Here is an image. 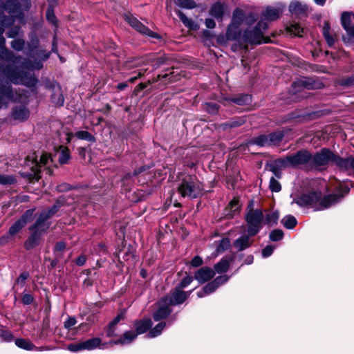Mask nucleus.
Segmentation results:
<instances>
[{
  "label": "nucleus",
  "mask_w": 354,
  "mask_h": 354,
  "mask_svg": "<svg viewBox=\"0 0 354 354\" xmlns=\"http://www.w3.org/2000/svg\"><path fill=\"white\" fill-rule=\"evenodd\" d=\"M335 153L328 149L324 148L314 156L310 155V169L323 170L333 162Z\"/></svg>",
  "instance_id": "7"
},
{
  "label": "nucleus",
  "mask_w": 354,
  "mask_h": 354,
  "mask_svg": "<svg viewBox=\"0 0 354 354\" xmlns=\"http://www.w3.org/2000/svg\"><path fill=\"white\" fill-rule=\"evenodd\" d=\"M253 202L250 201L246 209L245 220L248 226V232L250 235L257 234L263 226L264 215L259 209H253Z\"/></svg>",
  "instance_id": "4"
},
{
  "label": "nucleus",
  "mask_w": 354,
  "mask_h": 354,
  "mask_svg": "<svg viewBox=\"0 0 354 354\" xmlns=\"http://www.w3.org/2000/svg\"><path fill=\"white\" fill-rule=\"evenodd\" d=\"M138 336V334L133 331V330H129L126 331L122 337H120L116 341H111L110 345H115V344H127L131 343L133 339L136 338Z\"/></svg>",
  "instance_id": "23"
},
{
  "label": "nucleus",
  "mask_w": 354,
  "mask_h": 354,
  "mask_svg": "<svg viewBox=\"0 0 354 354\" xmlns=\"http://www.w3.org/2000/svg\"><path fill=\"white\" fill-rule=\"evenodd\" d=\"M279 217L278 212H272L264 216V222L269 225H273L277 223Z\"/></svg>",
  "instance_id": "41"
},
{
  "label": "nucleus",
  "mask_w": 354,
  "mask_h": 354,
  "mask_svg": "<svg viewBox=\"0 0 354 354\" xmlns=\"http://www.w3.org/2000/svg\"><path fill=\"white\" fill-rule=\"evenodd\" d=\"M281 223L286 228L292 229L297 225V221L293 216L288 215L282 218Z\"/></svg>",
  "instance_id": "40"
},
{
  "label": "nucleus",
  "mask_w": 354,
  "mask_h": 354,
  "mask_svg": "<svg viewBox=\"0 0 354 354\" xmlns=\"http://www.w3.org/2000/svg\"><path fill=\"white\" fill-rule=\"evenodd\" d=\"M243 19V11L239 9H236L233 12L232 21L230 24H234V26H237L239 28L240 24Z\"/></svg>",
  "instance_id": "44"
},
{
  "label": "nucleus",
  "mask_w": 354,
  "mask_h": 354,
  "mask_svg": "<svg viewBox=\"0 0 354 354\" xmlns=\"http://www.w3.org/2000/svg\"><path fill=\"white\" fill-rule=\"evenodd\" d=\"M29 112H11L9 119L12 121H24L29 117Z\"/></svg>",
  "instance_id": "42"
},
{
  "label": "nucleus",
  "mask_w": 354,
  "mask_h": 354,
  "mask_svg": "<svg viewBox=\"0 0 354 354\" xmlns=\"http://www.w3.org/2000/svg\"><path fill=\"white\" fill-rule=\"evenodd\" d=\"M234 258L229 256L223 257L219 261L214 264L213 270L215 273L223 274L227 272Z\"/></svg>",
  "instance_id": "20"
},
{
  "label": "nucleus",
  "mask_w": 354,
  "mask_h": 354,
  "mask_svg": "<svg viewBox=\"0 0 354 354\" xmlns=\"http://www.w3.org/2000/svg\"><path fill=\"white\" fill-rule=\"evenodd\" d=\"M239 35V32L237 26L230 24L226 32V39L231 41L235 40L237 39Z\"/></svg>",
  "instance_id": "35"
},
{
  "label": "nucleus",
  "mask_w": 354,
  "mask_h": 354,
  "mask_svg": "<svg viewBox=\"0 0 354 354\" xmlns=\"http://www.w3.org/2000/svg\"><path fill=\"white\" fill-rule=\"evenodd\" d=\"M279 160L275 162V165H271L270 166V170L278 178H281V171L279 167H281L278 163Z\"/></svg>",
  "instance_id": "60"
},
{
  "label": "nucleus",
  "mask_w": 354,
  "mask_h": 354,
  "mask_svg": "<svg viewBox=\"0 0 354 354\" xmlns=\"http://www.w3.org/2000/svg\"><path fill=\"white\" fill-rule=\"evenodd\" d=\"M165 322H160L158 323L154 328H152L149 333V337H156L160 335L162 330L165 327Z\"/></svg>",
  "instance_id": "43"
},
{
  "label": "nucleus",
  "mask_w": 354,
  "mask_h": 354,
  "mask_svg": "<svg viewBox=\"0 0 354 354\" xmlns=\"http://www.w3.org/2000/svg\"><path fill=\"white\" fill-rule=\"evenodd\" d=\"M341 23L344 29L346 31L349 38L346 40L344 38L345 43H351L354 38V14L344 12L341 17Z\"/></svg>",
  "instance_id": "10"
},
{
  "label": "nucleus",
  "mask_w": 354,
  "mask_h": 354,
  "mask_svg": "<svg viewBox=\"0 0 354 354\" xmlns=\"http://www.w3.org/2000/svg\"><path fill=\"white\" fill-rule=\"evenodd\" d=\"M142 61L140 59H134L127 62V68H139V69L138 70V75L129 78V82L133 83L136 79L140 77L146 73L147 68L142 67Z\"/></svg>",
  "instance_id": "22"
},
{
  "label": "nucleus",
  "mask_w": 354,
  "mask_h": 354,
  "mask_svg": "<svg viewBox=\"0 0 354 354\" xmlns=\"http://www.w3.org/2000/svg\"><path fill=\"white\" fill-rule=\"evenodd\" d=\"M310 153L306 150H299L297 153L279 159L278 163L281 167H298L304 165L310 169Z\"/></svg>",
  "instance_id": "6"
},
{
  "label": "nucleus",
  "mask_w": 354,
  "mask_h": 354,
  "mask_svg": "<svg viewBox=\"0 0 354 354\" xmlns=\"http://www.w3.org/2000/svg\"><path fill=\"white\" fill-rule=\"evenodd\" d=\"M282 12V9L268 7L263 13V21H274L279 18L280 14Z\"/></svg>",
  "instance_id": "27"
},
{
  "label": "nucleus",
  "mask_w": 354,
  "mask_h": 354,
  "mask_svg": "<svg viewBox=\"0 0 354 354\" xmlns=\"http://www.w3.org/2000/svg\"><path fill=\"white\" fill-rule=\"evenodd\" d=\"M0 337L3 341L7 342H10L14 339V335L9 330H2Z\"/></svg>",
  "instance_id": "54"
},
{
  "label": "nucleus",
  "mask_w": 354,
  "mask_h": 354,
  "mask_svg": "<svg viewBox=\"0 0 354 354\" xmlns=\"http://www.w3.org/2000/svg\"><path fill=\"white\" fill-rule=\"evenodd\" d=\"M308 10V6L301 2L294 1L290 3L289 11L295 15H300L306 13Z\"/></svg>",
  "instance_id": "25"
},
{
  "label": "nucleus",
  "mask_w": 354,
  "mask_h": 354,
  "mask_svg": "<svg viewBox=\"0 0 354 354\" xmlns=\"http://www.w3.org/2000/svg\"><path fill=\"white\" fill-rule=\"evenodd\" d=\"M230 245V241L228 238H225L221 240L218 245L217 246L216 250L218 252H223L227 250Z\"/></svg>",
  "instance_id": "50"
},
{
  "label": "nucleus",
  "mask_w": 354,
  "mask_h": 354,
  "mask_svg": "<svg viewBox=\"0 0 354 354\" xmlns=\"http://www.w3.org/2000/svg\"><path fill=\"white\" fill-rule=\"evenodd\" d=\"M76 319L75 317H69L64 322V327L67 329H70L71 327L75 325Z\"/></svg>",
  "instance_id": "64"
},
{
  "label": "nucleus",
  "mask_w": 354,
  "mask_h": 354,
  "mask_svg": "<svg viewBox=\"0 0 354 354\" xmlns=\"http://www.w3.org/2000/svg\"><path fill=\"white\" fill-rule=\"evenodd\" d=\"M322 33L328 46H333L335 43V39L330 32V24L328 21H325L324 24Z\"/></svg>",
  "instance_id": "29"
},
{
  "label": "nucleus",
  "mask_w": 354,
  "mask_h": 354,
  "mask_svg": "<svg viewBox=\"0 0 354 354\" xmlns=\"http://www.w3.org/2000/svg\"><path fill=\"white\" fill-rule=\"evenodd\" d=\"M269 237L272 241H278L283 239V232L279 229L274 230L270 233Z\"/></svg>",
  "instance_id": "47"
},
{
  "label": "nucleus",
  "mask_w": 354,
  "mask_h": 354,
  "mask_svg": "<svg viewBox=\"0 0 354 354\" xmlns=\"http://www.w3.org/2000/svg\"><path fill=\"white\" fill-rule=\"evenodd\" d=\"M268 28L267 23L261 20L252 30H245L243 33V40L250 44H261L267 42L263 38V31Z\"/></svg>",
  "instance_id": "8"
},
{
  "label": "nucleus",
  "mask_w": 354,
  "mask_h": 354,
  "mask_svg": "<svg viewBox=\"0 0 354 354\" xmlns=\"http://www.w3.org/2000/svg\"><path fill=\"white\" fill-rule=\"evenodd\" d=\"M31 234L28 236L24 243V248L26 250H30L39 245L42 234L35 231H30Z\"/></svg>",
  "instance_id": "26"
},
{
  "label": "nucleus",
  "mask_w": 354,
  "mask_h": 354,
  "mask_svg": "<svg viewBox=\"0 0 354 354\" xmlns=\"http://www.w3.org/2000/svg\"><path fill=\"white\" fill-rule=\"evenodd\" d=\"M67 348H68V350H69L70 351H72V352H77L80 351L84 350L83 348L82 342L77 343V344H70L68 345Z\"/></svg>",
  "instance_id": "58"
},
{
  "label": "nucleus",
  "mask_w": 354,
  "mask_h": 354,
  "mask_svg": "<svg viewBox=\"0 0 354 354\" xmlns=\"http://www.w3.org/2000/svg\"><path fill=\"white\" fill-rule=\"evenodd\" d=\"M229 101L238 105H245L251 102V97L249 95L245 94L236 97L231 98Z\"/></svg>",
  "instance_id": "38"
},
{
  "label": "nucleus",
  "mask_w": 354,
  "mask_h": 354,
  "mask_svg": "<svg viewBox=\"0 0 354 354\" xmlns=\"http://www.w3.org/2000/svg\"><path fill=\"white\" fill-rule=\"evenodd\" d=\"M24 45H25V42L21 39H14L11 42L12 48L14 50H17V51L21 50L24 48Z\"/></svg>",
  "instance_id": "53"
},
{
  "label": "nucleus",
  "mask_w": 354,
  "mask_h": 354,
  "mask_svg": "<svg viewBox=\"0 0 354 354\" xmlns=\"http://www.w3.org/2000/svg\"><path fill=\"white\" fill-rule=\"evenodd\" d=\"M170 306L168 303L163 301V298H162L158 303V308L153 315V319L158 322L169 315L171 313Z\"/></svg>",
  "instance_id": "18"
},
{
  "label": "nucleus",
  "mask_w": 354,
  "mask_h": 354,
  "mask_svg": "<svg viewBox=\"0 0 354 354\" xmlns=\"http://www.w3.org/2000/svg\"><path fill=\"white\" fill-rule=\"evenodd\" d=\"M315 113V112H308V113H306L305 114H304L302 115H294L292 116V118L294 119H297L299 122H305V121H308V120H313L314 118Z\"/></svg>",
  "instance_id": "49"
},
{
  "label": "nucleus",
  "mask_w": 354,
  "mask_h": 354,
  "mask_svg": "<svg viewBox=\"0 0 354 354\" xmlns=\"http://www.w3.org/2000/svg\"><path fill=\"white\" fill-rule=\"evenodd\" d=\"M20 33V28L18 26H15L10 28L7 32L8 37L14 38Z\"/></svg>",
  "instance_id": "62"
},
{
  "label": "nucleus",
  "mask_w": 354,
  "mask_h": 354,
  "mask_svg": "<svg viewBox=\"0 0 354 354\" xmlns=\"http://www.w3.org/2000/svg\"><path fill=\"white\" fill-rule=\"evenodd\" d=\"M230 279V276L220 275L216 277L212 281L206 284L204 288V291L210 295L216 291V290L221 285L225 284Z\"/></svg>",
  "instance_id": "16"
},
{
  "label": "nucleus",
  "mask_w": 354,
  "mask_h": 354,
  "mask_svg": "<svg viewBox=\"0 0 354 354\" xmlns=\"http://www.w3.org/2000/svg\"><path fill=\"white\" fill-rule=\"evenodd\" d=\"M34 209H28L10 227L8 233L10 236H15L25 225L31 219Z\"/></svg>",
  "instance_id": "13"
},
{
  "label": "nucleus",
  "mask_w": 354,
  "mask_h": 354,
  "mask_svg": "<svg viewBox=\"0 0 354 354\" xmlns=\"http://www.w3.org/2000/svg\"><path fill=\"white\" fill-rule=\"evenodd\" d=\"M53 7V6H49V7H48V10L46 11V18H47V19L50 23H52L53 24L55 25V24H56V17L55 16Z\"/></svg>",
  "instance_id": "55"
},
{
  "label": "nucleus",
  "mask_w": 354,
  "mask_h": 354,
  "mask_svg": "<svg viewBox=\"0 0 354 354\" xmlns=\"http://www.w3.org/2000/svg\"><path fill=\"white\" fill-rule=\"evenodd\" d=\"M255 235H250V233L248 232L247 234H243L239 236L233 242V246L238 251H243L247 248H249L253 243V239L252 237Z\"/></svg>",
  "instance_id": "17"
},
{
  "label": "nucleus",
  "mask_w": 354,
  "mask_h": 354,
  "mask_svg": "<svg viewBox=\"0 0 354 354\" xmlns=\"http://www.w3.org/2000/svg\"><path fill=\"white\" fill-rule=\"evenodd\" d=\"M124 19L133 28L140 33L153 38L158 37V35L156 32L150 30L133 16L126 14Z\"/></svg>",
  "instance_id": "11"
},
{
  "label": "nucleus",
  "mask_w": 354,
  "mask_h": 354,
  "mask_svg": "<svg viewBox=\"0 0 354 354\" xmlns=\"http://www.w3.org/2000/svg\"><path fill=\"white\" fill-rule=\"evenodd\" d=\"M202 184L194 177L187 176L178 184V192L183 198H196L203 192Z\"/></svg>",
  "instance_id": "3"
},
{
  "label": "nucleus",
  "mask_w": 354,
  "mask_h": 354,
  "mask_svg": "<svg viewBox=\"0 0 354 354\" xmlns=\"http://www.w3.org/2000/svg\"><path fill=\"white\" fill-rule=\"evenodd\" d=\"M57 206L53 205L49 209L42 210L37 216L33 225L29 227L30 231H35L41 234H45L50 227L48 220L57 212Z\"/></svg>",
  "instance_id": "5"
},
{
  "label": "nucleus",
  "mask_w": 354,
  "mask_h": 354,
  "mask_svg": "<svg viewBox=\"0 0 354 354\" xmlns=\"http://www.w3.org/2000/svg\"><path fill=\"white\" fill-rule=\"evenodd\" d=\"M286 30L290 35H294L298 37H302V33L304 32V29L296 23H292L290 26H287Z\"/></svg>",
  "instance_id": "34"
},
{
  "label": "nucleus",
  "mask_w": 354,
  "mask_h": 354,
  "mask_svg": "<svg viewBox=\"0 0 354 354\" xmlns=\"http://www.w3.org/2000/svg\"><path fill=\"white\" fill-rule=\"evenodd\" d=\"M269 188L272 192H279L281 189V186L278 180L272 177L270 180Z\"/></svg>",
  "instance_id": "52"
},
{
  "label": "nucleus",
  "mask_w": 354,
  "mask_h": 354,
  "mask_svg": "<svg viewBox=\"0 0 354 354\" xmlns=\"http://www.w3.org/2000/svg\"><path fill=\"white\" fill-rule=\"evenodd\" d=\"M192 281H193L192 277L187 275L182 279V281H180V283L178 284V286L177 287L180 289H183V288H186L187 286H189Z\"/></svg>",
  "instance_id": "56"
},
{
  "label": "nucleus",
  "mask_w": 354,
  "mask_h": 354,
  "mask_svg": "<svg viewBox=\"0 0 354 354\" xmlns=\"http://www.w3.org/2000/svg\"><path fill=\"white\" fill-rule=\"evenodd\" d=\"M15 344L21 348L27 350V351H31L32 350L35 346L33 344H32L29 340L23 339V338H18L16 339Z\"/></svg>",
  "instance_id": "36"
},
{
  "label": "nucleus",
  "mask_w": 354,
  "mask_h": 354,
  "mask_svg": "<svg viewBox=\"0 0 354 354\" xmlns=\"http://www.w3.org/2000/svg\"><path fill=\"white\" fill-rule=\"evenodd\" d=\"M253 143L261 147L270 145L268 135H261L254 138Z\"/></svg>",
  "instance_id": "45"
},
{
  "label": "nucleus",
  "mask_w": 354,
  "mask_h": 354,
  "mask_svg": "<svg viewBox=\"0 0 354 354\" xmlns=\"http://www.w3.org/2000/svg\"><path fill=\"white\" fill-rule=\"evenodd\" d=\"M268 136L270 145H271L279 143L282 140L284 134L283 131H275L270 133Z\"/></svg>",
  "instance_id": "37"
},
{
  "label": "nucleus",
  "mask_w": 354,
  "mask_h": 354,
  "mask_svg": "<svg viewBox=\"0 0 354 354\" xmlns=\"http://www.w3.org/2000/svg\"><path fill=\"white\" fill-rule=\"evenodd\" d=\"M244 122H245V120L243 119H240V120H232L229 122L225 123L223 124V126H224V128H227V127L233 128V127H239L241 124H243Z\"/></svg>",
  "instance_id": "59"
},
{
  "label": "nucleus",
  "mask_w": 354,
  "mask_h": 354,
  "mask_svg": "<svg viewBox=\"0 0 354 354\" xmlns=\"http://www.w3.org/2000/svg\"><path fill=\"white\" fill-rule=\"evenodd\" d=\"M215 276V271L208 266H203L198 269L194 273V279L201 284L212 280Z\"/></svg>",
  "instance_id": "14"
},
{
  "label": "nucleus",
  "mask_w": 354,
  "mask_h": 354,
  "mask_svg": "<svg viewBox=\"0 0 354 354\" xmlns=\"http://www.w3.org/2000/svg\"><path fill=\"white\" fill-rule=\"evenodd\" d=\"M1 8H2V10L0 9L1 15L3 12V11H6V12H8L10 15V16L8 17H12L13 19H14V17H17L21 19L24 18V15L22 14V12L21 11H18L19 8L17 7L16 6H15L14 8H12L10 5L7 4V5H3V6H1ZM3 17L4 16L2 17L1 15V18H3Z\"/></svg>",
  "instance_id": "28"
},
{
  "label": "nucleus",
  "mask_w": 354,
  "mask_h": 354,
  "mask_svg": "<svg viewBox=\"0 0 354 354\" xmlns=\"http://www.w3.org/2000/svg\"><path fill=\"white\" fill-rule=\"evenodd\" d=\"M228 207L230 211L233 213L230 215V216H233L236 212H238L240 209V205L239 203V200L237 198H233L230 203H229Z\"/></svg>",
  "instance_id": "51"
},
{
  "label": "nucleus",
  "mask_w": 354,
  "mask_h": 354,
  "mask_svg": "<svg viewBox=\"0 0 354 354\" xmlns=\"http://www.w3.org/2000/svg\"><path fill=\"white\" fill-rule=\"evenodd\" d=\"M0 73H1V78H3L5 76L7 79H8L11 82L14 84H21L24 85H27L28 86H32L35 84L36 80L32 77L31 75L27 77L26 74L24 77L17 74L15 71H11L9 67H7L5 69H0Z\"/></svg>",
  "instance_id": "9"
},
{
  "label": "nucleus",
  "mask_w": 354,
  "mask_h": 354,
  "mask_svg": "<svg viewBox=\"0 0 354 354\" xmlns=\"http://www.w3.org/2000/svg\"><path fill=\"white\" fill-rule=\"evenodd\" d=\"M47 86L51 93L52 102L58 106H62L64 99L60 85L57 82H49Z\"/></svg>",
  "instance_id": "15"
},
{
  "label": "nucleus",
  "mask_w": 354,
  "mask_h": 354,
  "mask_svg": "<svg viewBox=\"0 0 354 354\" xmlns=\"http://www.w3.org/2000/svg\"><path fill=\"white\" fill-rule=\"evenodd\" d=\"M83 348L84 350H93L97 348H108L110 342L102 343V340L99 337H93L86 341L82 342Z\"/></svg>",
  "instance_id": "21"
},
{
  "label": "nucleus",
  "mask_w": 354,
  "mask_h": 354,
  "mask_svg": "<svg viewBox=\"0 0 354 354\" xmlns=\"http://www.w3.org/2000/svg\"><path fill=\"white\" fill-rule=\"evenodd\" d=\"M225 12L224 6L220 3H214L210 10L209 14L211 16L216 19H222Z\"/></svg>",
  "instance_id": "31"
},
{
  "label": "nucleus",
  "mask_w": 354,
  "mask_h": 354,
  "mask_svg": "<svg viewBox=\"0 0 354 354\" xmlns=\"http://www.w3.org/2000/svg\"><path fill=\"white\" fill-rule=\"evenodd\" d=\"M75 137L79 140H86L90 142H95V138L87 131H79L75 133Z\"/></svg>",
  "instance_id": "33"
},
{
  "label": "nucleus",
  "mask_w": 354,
  "mask_h": 354,
  "mask_svg": "<svg viewBox=\"0 0 354 354\" xmlns=\"http://www.w3.org/2000/svg\"><path fill=\"white\" fill-rule=\"evenodd\" d=\"M16 183V178L13 176L5 175L0 174V184L12 185Z\"/></svg>",
  "instance_id": "46"
},
{
  "label": "nucleus",
  "mask_w": 354,
  "mask_h": 354,
  "mask_svg": "<svg viewBox=\"0 0 354 354\" xmlns=\"http://www.w3.org/2000/svg\"><path fill=\"white\" fill-rule=\"evenodd\" d=\"M0 94L8 99L12 97L10 84L8 82H6V84H3V80H1L0 82Z\"/></svg>",
  "instance_id": "39"
},
{
  "label": "nucleus",
  "mask_w": 354,
  "mask_h": 354,
  "mask_svg": "<svg viewBox=\"0 0 354 354\" xmlns=\"http://www.w3.org/2000/svg\"><path fill=\"white\" fill-rule=\"evenodd\" d=\"M176 4L184 8L192 9L196 7V3L192 0H176Z\"/></svg>",
  "instance_id": "48"
},
{
  "label": "nucleus",
  "mask_w": 354,
  "mask_h": 354,
  "mask_svg": "<svg viewBox=\"0 0 354 354\" xmlns=\"http://www.w3.org/2000/svg\"><path fill=\"white\" fill-rule=\"evenodd\" d=\"M152 326V322L150 319H143L136 321L134 326L136 328V333L138 335L143 334L147 332Z\"/></svg>",
  "instance_id": "24"
},
{
  "label": "nucleus",
  "mask_w": 354,
  "mask_h": 354,
  "mask_svg": "<svg viewBox=\"0 0 354 354\" xmlns=\"http://www.w3.org/2000/svg\"><path fill=\"white\" fill-rule=\"evenodd\" d=\"M115 325H112V323H109L107 328L106 329V335L108 337H115L117 335Z\"/></svg>",
  "instance_id": "57"
},
{
  "label": "nucleus",
  "mask_w": 354,
  "mask_h": 354,
  "mask_svg": "<svg viewBox=\"0 0 354 354\" xmlns=\"http://www.w3.org/2000/svg\"><path fill=\"white\" fill-rule=\"evenodd\" d=\"M57 153L60 164H66L71 158L70 151L66 147L60 146Z\"/></svg>",
  "instance_id": "30"
},
{
  "label": "nucleus",
  "mask_w": 354,
  "mask_h": 354,
  "mask_svg": "<svg viewBox=\"0 0 354 354\" xmlns=\"http://www.w3.org/2000/svg\"><path fill=\"white\" fill-rule=\"evenodd\" d=\"M333 162L341 169L343 170H354V158L348 157L346 158H342L335 154V158H333Z\"/></svg>",
  "instance_id": "19"
},
{
  "label": "nucleus",
  "mask_w": 354,
  "mask_h": 354,
  "mask_svg": "<svg viewBox=\"0 0 354 354\" xmlns=\"http://www.w3.org/2000/svg\"><path fill=\"white\" fill-rule=\"evenodd\" d=\"M203 261L199 256H195L190 261V265L193 267L197 268L202 266Z\"/></svg>",
  "instance_id": "63"
},
{
  "label": "nucleus",
  "mask_w": 354,
  "mask_h": 354,
  "mask_svg": "<svg viewBox=\"0 0 354 354\" xmlns=\"http://www.w3.org/2000/svg\"><path fill=\"white\" fill-rule=\"evenodd\" d=\"M177 15L180 19L182 21V22L186 26H190L192 24V20L188 19L184 13H183L180 11L177 12Z\"/></svg>",
  "instance_id": "61"
},
{
  "label": "nucleus",
  "mask_w": 354,
  "mask_h": 354,
  "mask_svg": "<svg viewBox=\"0 0 354 354\" xmlns=\"http://www.w3.org/2000/svg\"><path fill=\"white\" fill-rule=\"evenodd\" d=\"M49 160L52 161L51 156L49 154L43 153L41 156L39 162L35 165V169L33 170L37 178L39 177V173L40 172V167L48 164Z\"/></svg>",
  "instance_id": "32"
},
{
  "label": "nucleus",
  "mask_w": 354,
  "mask_h": 354,
  "mask_svg": "<svg viewBox=\"0 0 354 354\" xmlns=\"http://www.w3.org/2000/svg\"><path fill=\"white\" fill-rule=\"evenodd\" d=\"M189 292L183 291L182 289L176 287L171 292L170 297H163V301L170 305H178L183 304L189 297Z\"/></svg>",
  "instance_id": "12"
},
{
  "label": "nucleus",
  "mask_w": 354,
  "mask_h": 354,
  "mask_svg": "<svg viewBox=\"0 0 354 354\" xmlns=\"http://www.w3.org/2000/svg\"><path fill=\"white\" fill-rule=\"evenodd\" d=\"M342 197L343 195L336 194H328L322 197L320 191H313L302 194L300 196L294 199L292 203H296L300 207L310 206L315 210H322L336 204Z\"/></svg>",
  "instance_id": "2"
},
{
  "label": "nucleus",
  "mask_w": 354,
  "mask_h": 354,
  "mask_svg": "<svg viewBox=\"0 0 354 354\" xmlns=\"http://www.w3.org/2000/svg\"><path fill=\"white\" fill-rule=\"evenodd\" d=\"M324 84L318 77H303L294 81L289 90L282 94L281 104H290L306 97L305 90L320 89Z\"/></svg>",
  "instance_id": "1"
}]
</instances>
